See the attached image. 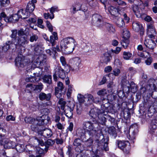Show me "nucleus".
Returning a JSON list of instances; mask_svg holds the SVG:
<instances>
[{
  "label": "nucleus",
  "mask_w": 157,
  "mask_h": 157,
  "mask_svg": "<svg viewBox=\"0 0 157 157\" xmlns=\"http://www.w3.org/2000/svg\"><path fill=\"white\" fill-rule=\"evenodd\" d=\"M109 140V138L106 137V138H105L104 136H103L102 139L101 140H96V142L97 143L98 146L99 147H103L102 144L104 145V147H106L105 151L109 150V148L108 147V142Z\"/></svg>",
  "instance_id": "4468645a"
},
{
  "label": "nucleus",
  "mask_w": 157,
  "mask_h": 157,
  "mask_svg": "<svg viewBox=\"0 0 157 157\" xmlns=\"http://www.w3.org/2000/svg\"><path fill=\"white\" fill-rule=\"evenodd\" d=\"M81 141V140L79 138L75 139L73 143L74 146L76 147L81 146L82 145Z\"/></svg>",
  "instance_id": "603ef678"
},
{
  "label": "nucleus",
  "mask_w": 157,
  "mask_h": 157,
  "mask_svg": "<svg viewBox=\"0 0 157 157\" xmlns=\"http://www.w3.org/2000/svg\"><path fill=\"white\" fill-rule=\"evenodd\" d=\"M4 147L7 149L14 148H15L16 144L13 142L8 139L5 140L4 141Z\"/></svg>",
  "instance_id": "412c9836"
},
{
  "label": "nucleus",
  "mask_w": 157,
  "mask_h": 157,
  "mask_svg": "<svg viewBox=\"0 0 157 157\" xmlns=\"http://www.w3.org/2000/svg\"><path fill=\"white\" fill-rule=\"evenodd\" d=\"M35 8V5L32 2H29L28 3L26 7V11L29 12V15L30 13L32 12Z\"/></svg>",
  "instance_id": "e433bc0d"
},
{
  "label": "nucleus",
  "mask_w": 157,
  "mask_h": 157,
  "mask_svg": "<svg viewBox=\"0 0 157 157\" xmlns=\"http://www.w3.org/2000/svg\"><path fill=\"white\" fill-rule=\"evenodd\" d=\"M13 44H14L13 43H9L8 41H7L5 43L4 46L2 47V51L4 52H6L9 49L10 45Z\"/></svg>",
  "instance_id": "79ce46f5"
},
{
  "label": "nucleus",
  "mask_w": 157,
  "mask_h": 157,
  "mask_svg": "<svg viewBox=\"0 0 157 157\" xmlns=\"http://www.w3.org/2000/svg\"><path fill=\"white\" fill-rule=\"evenodd\" d=\"M147 90H148V88H149L148 90H154L151 93V96L154 99L157 98V91L156 90H157V87L153 83L152 84H149L147 86Z\"/></svg>",
  "instance_id": "dca6fc26"
},
{
  "label": "nucleus",
  "mask_w": 157,
  "mask_h": 157,
  "mask_svg": "<svg viewBox=\"0 0 157 157\" xmlns=\"http://www.w3.org/2000/svg\"><path fill=\"white\" fill-rule=\"evenodd\" d=\"M87 97L88 98V101L90 102H99V101L97 100V98H95V99H94L93 96L90 94H88L87 95Z\"/></svg>",
  "instance_id": "3c124183"
},
{
  "label": "nucleus",
  "mask_w": 157,
  "mask_h": 157,
  "mask_svg": "<svg viewBox=\"0 0 157 157\" xmlns=\"http://www.w3.org/2000/svg\"><path fill=\"white\" fill-rule=\"evenodd\" d=\"M52 95V94L51 93L46 94L44 92H41L39 95V98L41 101H49L51 98Z\"/></svg>",
  "instance_id": "aec40b11"
},
{
  "label": "nucleus",
  "mask_w": 157,
  "mask_h": 157,
  "mask_svg": "<svg viewBox=\"0 0 157 157\" xmlns=\"http://www.w3.org/2000/svg\"><path fill=\"white\" fill-rule=\"evenodd\" d=\"M104 101H105V103L103 101V103H102L101 105V108L102 109V111H103L106 113L109 112V110L110 109V107L109 106V100L107 99H104Z\"/></svg>",
  "instance_id": "6ab92c4d"
},
{
  "label": "nucleus",
  "mask_w": 157,
  "mask_h": 157,
  "mask_svg": "<svg viewBox=\"0 0 157 157\" xmlns=\"http://www.w3.org/2000/svg\"><path fill=\"white\" fill-rule=\"evenodd\" d=\"M104 25L107 29V30L110 33H114L115 30L113 25L106 22L104 23Z\"/></svg>",
  "instance_id": "c9c22d12"
},
{
  "label": "nucleus",
  "mask_w": 157,
  "mask_h": 157,
  "mask_svg": "<svg viewBox=\"0 0 157 157\" xmlns=\"http://www.w3.org/2000/svg\"><path fill=\"white\" fill-rule=\"evenodd\" d=\"M26 87L30 88L31 91L35 92H40L43 88V85L41 83H39L38 85H33L32 83L28 84L26 86Z\"/></svg>",
  "instance_id": "ddd939ff"
},
{
  "label": "nucleus",
  "mask_w": 157,
  "mask_h": 157,
  "mask_svg": "<svg viewBox=\"0 0 157 157\" xmlns=\"http://www.w3.org/2000/svg\"><path fill=\"white\" fill-rule=\"evenodd\" d=\"M55 143V141L51 139H49L45 142L44 146L45 147L44 149L46 151L48 150V147L50 146H52Z\"/></svg>",
  "instance_id": "58836bf2"
},
{
  "label": "nucleus",
  "mask_w": 157,
  "mask_h": 157,
  "mask_svg": "<svg viewBox=\"0 0 157 157\" xmlns=\"http://www.w3.org/2000/svg\"><path fill=\"white\" fill-rule=\"evenodd\" d=\"M53 76L55 81L57 80L58 77L63 79L66 77L65 71L61 67L57 66L54 69V73Z\"/></svg>",
  "instance_id": "39448f33"
},
{
  "label": "nucleus",
  "mask_w": 157,
  "mask_h": 157,
  "mask_svg": "<svg viewBox=\"0 0 157 157\" xmlns=\"http://www.w3.org/2000/svg\"><path fill=\"white\" fill-rule=\"evenodd\" d=\"M0 5L1 6L5 7L10 3V0H0Z\"/></svg>",
  "instance_id": "6e6d98bb"
},
{
  "label": "nucleus",
  "mask_w": 157,
  "mask_h": 157,
  "mask_svg": "<svg viewBox=\"0 0 157 157\" xmlns=\"http://www.w3.org/2000/svg\"><path fill=\"white\" fill-rule=\"evenodd\" d=\"M75 39L72 37H68L63 39L60 42L62 52L66 54L72 52L75 49Z\"/></svg>",
  "instance_id": "f03ea898"
},
{
  "label": "nucleus",
  "mask_w": 157,
  "mask_h": 157,
  "mask_svg": "<svg viewBox=\"0 0 157 157\" xmlns=\"http://www.w3.org/2000/svg\"><path fill=\"white\" fill-rule=\"evenodd\" d=\"M52 50L54 53V56H56V54H57V51L58 52H60V50L59 48V46L57 45L56 46V47H54L52 46Z\"/></svg>",
  "instance_id": "052dcab7"
},
{
  "label": "nucleus",
  "mask_w": 157,
  "mask_h": 157,
  "mask_svg": "<svg viewBox=\"0 0 157 157\" xmlns=\"http://www.w3.org/2000/svg\"><path fill=\"white\" fill-rule=\"evenodd\" d=\"M82 48L85 52H91L94 49L93 44L90 43L85 44H83Z\"/></svg>",
  "instance_id": "4be33fe9"
},
{
  "label": "nucleus",
  "mask_w": 157,
  "mask_h": 157,
  "mask_svg": "<svg viewBox=\"0 0 157 157\" xmlns=\"http://www.w3.org/2000/svg\"><path fill=\"white\" fill-rule=\"evenodd\" d=\"M108 133L110 136H112L114 139L117 136L116 129L114 126L111 127L109 128Z\"/></svg>",
  "instance_id": "f704fd0d"
},
{
  "label": "nucleus",
  "mask_w": 157,
  "mask_h": 157,
  "mask_svg": "<svg viewBox=\"0 0 157 157\" xmlns=\"http://www.w3.org/2000/svg\"><path fill=\"white\" fill-rule=\"evenodd\" d=\"M144 44L147 48L153 51L156 46V44L155 41L152 40L145 39Z\"/></svg>",
  "instance_id": "f3484780"
},
{
  "label": "nucleus",
  "mask_w": 157,
  "mask_h": 157,
  "mask_svg": "<svg viewBox=\"0 0 157 157\" xmlns=\"http://www.w3.org/2000/svg\"><path fill=\"white\" fill-rule=\"evenodd\" d=\"M37 124L40 126L47 124L49 123L50 119L49 117L47 115H44L42 116L36 118Z\"/></svg>",
  "instance_id": "9b49d317"
},
{
  "label": "nucleus",
  "mask_w": 157,
  "mask_h": 157,
  "mask_svg": "<svg viewBox=\"0 0 157 157\" xmlns=\"http://www.w3.org/2000/svg\"><path fill=\"white\" fill-rule=\"evenodd\" d=\"M106 120L110 122L111 124L112 125H115L116 124V121L115 119L111 117L109 115H106Z\"/></svg>",
  "instance_id": "8fccbe9b"
},
{
  "label": "nucleus",
  "mask_w": 157,
  "mask_h": 157,
  "mask_svg": "<svg viewBox=\"0 0 157 157\" xmlns=\"http://www.w3.org/2000/svg\"><path fill=\"white\" fill-rule=\"evenodd\" d=\"M100 112L96 108L91 109L89 113V115L95 120Z\"/></svg>",
  "instance_id": "cd10ccee"
},
{
  "label": "nucleus",
  "mask_w": 157,
  "mask_h": 157,
  "mask_svg": "<svg viewBox=\"0 0 157 157\" xmlns=\"http://www.w3.org/2000/svg\"><path fill=\"white\" fill-rule=\"evenodd\" d=\"M121 83L123 87V90L127 91V88L130 86V83L129 81L125 78H124L122 79Z\"/></svg>",
  "instance_id": "4c0bfd02"
},
{
  "label": "nucleus",
  "mask_w": 157,
  "mask_h": 157,
  "mask_svg": "<svg viewBox=\"0 0 157 157\" xmlns=\"http://www.w3.org/2000/svg\"><path fill=\"white\" fill-rule=\"evenodd\" d=\"M17 34L19 36V37H21L23 36H26L28 35L29 34V32L28 30L27 31L26 29L25 31L23 29H21L18 31H17Z\"/></svg>",
  "instance_id": "ea45409f"
},
{
  "label": "nucleus",
  "mask_w": 157,
  "mask_h": 157,
  "mask_svg": "<svg viewBox=\"0 0 157 157\" xmlns=\"http://www.w3.org/2000/svg\"><path fill=\"white\" fill-rule=\"evenodd\" d=\"M151 125L152 129L153 130L156 129L157 128V120L154 119L152 120Z\"/></svg>",
  "instance_id": "e2e57ef3"
},
{
  "label": "nucleus",
  "mask_w": 157,
  "mask_h": 157,
  "mask_svg": "<svg viewBox=\"0 0 157 157\" xmlns=\"http://www.w3.org/2000/svg\"><path fill=\"white\" fill-rule=\"evenodd\" d=\"M116 144L117 145L118 147L120 149L124 151V149L128 144H129V142L128 141H117Z\"/></svg>",
  "instance_id": "b1692460"
},
{
  "label": "nucleus",
  "mask_w": 157,
  "mask_h": 157,
  "mask_svg": "<svg viewBox=\"0 0 157 157\" xmlns=\"http://www.w3.org/2000/svg\"><path fill=\"white\" fill-rule=\"evenodd\" d=\"M85 97L81 94H78L77 96L78 99L80 103H83L84 101Z\"/></svg>",
  "instance_id": "338daca9"
},
{
  "label": "nucleus",
  "mask_w": 157,
  "mask_h": 157,
  "mask_svg": "<svg viewBox=\"0 0 157 157\" xmlns=\"http://www.w3.org/2000/svg\"><path fill=\"white\" fill-rule=\"evenodd\" d=\"M82 128L83 130L88 133L90 136L93 137L95 135L100 129V127L94 119L92 122L90 121H86L83 122Z\"/></svg>",
  "instance_id": "f257e3e1"
},
{
  "label": "nucleus",
  "mask_w": 157,
  "mask_h": 157,
  "mask_svg": "<svg viewBox=\"0 0 157 157\" xmlns=\"http://www.w3.org/2000/svg\"><path fill=\"white\" fill-rule=\"evenodd\" d=\"M52 35L50 36V40L49 41L52 44V46H54L55 44V40L58 39L57 33L56 32H53L52 33Z\"/></svg>",
  "instance_id": "473e14b6"
},
{
  "label": "nucleus",
  "mask_w": 157,
  "mask_h": 157,
  "mask_svg": "<svg viewBox=\"0 0 157 157\" xmlns=\"http://www.w3.org/2000/svg\"><path fill=\"white\" fill-rule=\"evenodd\" d=\"M132 54L130 52H124L123 53V58L125 60H128L131 57Z\"/></svg>",
  "instance_id": "09e8293b"
},
{
  "label": "nucleus",
  "mask_w": 157,
  "mask_h": 157,
  "mask_svg": "<svg viewBox=\"0 0 157 157\" xmlns=\"http://www.w3.org/2000/svg\"><path fill=\"white\" fill-rule=\"evenodd\" d=\"M106 115H107L105 114L103 111H100L96 119L94 120L95 122H97L99 124L102 125L105 124L106 120Z\"/></svg>",
  "instance_id": "f8f14e48"
},
{
  "label": "nucleus",
  "mask_w": 157,
  "mask_h": 157,
  "mask_svg": "<svg viewBox=\"0 0 157 157\" xmlns=\"http://www.w3.org/2000/svg\"><path fill=\"white\" fill-rule=\"evenodd\" d=\"M15 65L18 68H23L29 63L28 60L25 58L24 56L18 55L15 59Z\"/></svg>",
  "instance_id": "0eeeda50"
},
{
  "label": "nucleus",
  "mask_w": 157,
  "mask_h": 157,
  "mask_svg": "<svg viewBox=\"0 0 157 157\" xmlns=\"http://www.w3.org/2000/svg\"><path fill=\"white\" fill-rule=\"evenodd\" d=\"M133 30L136 32H140V35L143 36L144 34V30L142 25L138 21H135L132 23Z\"/></svg>",
  "instance_id": "9d476101"
},
{
  "label": "nucleus",
  "mask_w": 157,
  "mask_h": 157,
  "mask_svg": "<svg viewBox=\"0 0 157 157\" xmlns=\"http://www.w3.org/2000/svg\"><path fill=\"white\" fill-rule=\"evenodd\" d=\"M140 17L144 18V20L147 22H149L152 20V18L150 16H146V15L144 13L142 14V17Z\"/></svg>",
  "instance_id": "0e129e2a"
},
{
  "label": "nucleus",
  "mask_w": 157,
  "mask_h": 157,
  "mask_svg": "<svg viewBox=\"0 0 157 157\" xmlns=\"http://www.w3.org/2000/svg\"><path fill=\"white\" fill-rule=\"evenodd\" d=\"M24 146L23 144H17V145L16 144V148L17 151L18 152H21L23 151L24 150Z\"/></svg>",
  "instance_id": "864d4df0"
},
{
  "label": "nucleus",
  "mask_w": 157,
  "mask_h": 157,
  "mask_svg": "<svg viewBox=\"0 0 157 157\" xmlns=\"http://www.w3.org/2000/svg\"><path fill=\"white\" fill-rule=\"evenodd\" d=\"M147 34L149 33H156L155 30L154 26L152 24H150L147 25Z\"/></svg>",
  "instance_id": "c03bdc74"
},
{
  "label": "nucleus",
  "mask_w": 157,
  "mask_h": 157,
  "mask_svg": "<svg viewBox=\"0 0 157 157\" xmlns=\"http://www.w3.org/2000/svg\"><path fill=\"white\" fill-rule=\"evenodd\" d=\"M109 12L111 15L117 18V16L120 14L119 10L113 6L110 7Z\"/></svg>",
  "instance_id": "2f4dec72"
},
{
  "label": "nucleus",
  "mask_w": 157,
  "mask_h": 157,
  "mask_svg": "<svg viewBox=\"0 0 157 157\" xmlns=\"http://www.w3.org/2000/svg\"><path fill=\"white\" fill-rule=\"evenodd\" d=\"M13 22H15L17 21L20 17H19L18 13L15 14L11 16Z\"/></svg>",
  "instance_id": "680f3d73"
},
{
  "label": "nucleus",
  "mask_w": 157,
  "mask_h": 157,
  "mask_svg": "<svg viewBox=\"0 0 157 157\" xmlns=\"http://www.w3.org/2000/svg\"><path fill=\"white\" fill-rule=\"evenodd\" d=\"M59 104L60 105L61 109L62 110H64L66 104V102L64 101L63 98H60L58 101Z\"/></svg>",
  "instance_id": "de8ad7c7"
},
{
  "label": "nucleus",
  "mask_w": 157,
  "mask_h": 157,
  "mask_svg": "<svg viewBox=\"0 0 157 157\" xmlns=\"http://www.w3.org/2000/svg\"><path fill=\"white\" fill-rule=\"evenodd\" d=\"M67 109L63 110L65 113L66 116L69 118L71 119L73 116V109L68 106H67Z\"/></svg>",
  "instance_id": "72a5a7b5"
},
{
  "label": "nucleus",
  "mask_w": 157,
  "mask_h": 157,
  "mask_svg": "<svg viewBox=\"0 0 157 157\" xmlns=\"http://www.w3.org/2000/svg\"><path fill=\"white\" fill-rule=\"evenodd\" d=\"M116 23V25L119 27H123L124 25V20L121 17H118L117 18Z\"/></svg>",
  "instance_id": "a19ab883"
},
{
  "label": "nucleus",
  "mask_w": 157,
  "mask_h": 157,
  "mask_svg": "<svg viewBox=\"0 0 157 157\" xmlns=\"http://www.w3.org/2000/svg\"><path fill=\"white\" fill-rule=\"evenodd\" d=\"M58 8L57 6H54L51 7L50 10V12L51 13V15L52 16L50 17V18L51 19H52L54 17V14L53 13L56 11Z\"/></svg>",
  "instance_id": "13d9d810"
},
{
  "label": "nucleus",
  "mask_w": 157,
  "mask_h": 157,
  "mask_svg": "<svg viewBox=\"0 0 157 157\" xmlns=\"http://www.w3.org/2000/svg\"><path fill=\"white\" fill-rule=\"evenodd\" d=\"M121 33L123 36L121 39V43L124 48H126L129 44L128 39L130 37L129 32L126 29H123Z\"/></svg>",
  "instance_id": "20e7f679"
},
{
  "label": "nucleus",
  "mask_w": 157,
  "mask_h": 157,
  "mask_svg": "<svg viewBox=\"0 0 157 157\" xmlns=\"http://www.w3.org/2000/svg\"><path fill=\"white\" fill-rule=\"evenodd\" d=\"M113 1L116 4L119 6H124V8L127 7V3L121 0H113Z\"/></svg>",
  "instance_id": "37998d69"
},
{
  "label": "nucleus",
  "mask_w": 157,
  "mask_h": 157,
  "mask_svg": "<svg viewBox=\"0 0 157 157\" xmlns=\"http://www.w3.org/2000/svg\"><path fill=\"white\" fill-rule=\"evenodd\" d=\"M17 13L19 17L23 19L28 18L30 15L29 12H27L26 10L21 9L18 11Z\"/></svg>",
  "instance_id": "a878e982"
},
{
  "label": "nucleus",
  "mask_w": 157,
  "mask_h": 157,
  "mask_svg": "<svg viewBox=\"0 0 157 157\" xmlns=\"http://www.w3.org/2000/svg\"><path fill=\"white\" fill-rule=\"evenodd\" d=\"M130 129L133 130L132 134L133 136V138H135V136L136 134L138 132V127L136 124H134L131 126Z\"/></svg>",
  "instance_id": "a18cd8bd"
},
{
  "label": "nucleus",
  "mask_w": 157,
  "mask_h": 157,
  "mask_svg": "<svg viewBox=\"0 0 157 157\" xmlns=\"http://www.w3.org/2000/svg\"><path fill=\"white\" fill-rule=\"evenodd\" d=\"M60 60L63 66L66 67H67L68 68H70V66L66 64L65 59L64 57L62 56L60 57Z\"/></svg>",
  "instance_id": "bf43d9fd"
},
{
  "label": "nucleus",
  "mask_w": 157,
  "mask_h": 157,
  "mask_svg": "<svg viewBox=\"0 0 157 157\" xmlns=\"http://www.w3.org/2000/svg\"><path fill=\"white\" fill-rule=\"evenodd\" d=\"M31 129L33 131L35 132H38L39 133L40 132V130L39 129V128L36 124H33L31 126Z\"/></svg>",
  "instance_id": "4d7b16f0"
},
{
  "label": "nucleus",
  "mask_w": 157,
  "mask_h": 157,
  "mask_svg": "<svg viewBox=\"0 0 157 157\" xmlns=\"http://www.w3.org/2000/svg\"><path fill=\"white\" fill-rule=\"evenodd\" d=\"M82 107L80 104H78L77 106L76 112L77 114L80 115L82 111Z\"/></svg>",
  "instance_id": "69168bd1"
},
{
  "label": "nucleus",
  "mask_w": 157,
  "mask_h": 157,
  "mask_svg": "<svg viewBox=\"0 0 157 157\" xmlns=\"http://www.w3.org/2000/svg\"><path fill=\"white\" fill-rule=\"evenodd\" d=\"M112 57L109 53L106 52L103 54L101 57V62L102 63L107 64L110 62Z\"/></svg>",
  "instance_id": "2eb2a0df"
},
{
  "label": "nucleus",
  "mask_w": 157,
  "mask_h": 157,
  "mask_svg": "<svg viewBox=\"0 0 157 157\" xmlns=\"http://www.w3.org/2000/svg\"><path fill=\"white\" fill-rule=\"evenodd\" d=\"M29 43V40L27 36H23L21 37H18L17 40L14 43L16 47L17 46H19L25 47L26 44Z\"/></svg>",
  "instance_id": "1a4fd4ad"
},
{
  "label": "nucleus",
  "mask_w": 157,
  "mask_h": 157,
  "mask_svg": "<svg viewBox=\"0 0 157 157\" xmlns=\"http://www.w3.org/2000/svg\"><path fill=\"white\" fill-rule=\"evenodd\" d=\"M86 132H87L83 130L80 129L79 131L78 136L80 137V139L82 142H85L87 140L88 138L86 135Z\"/></svg>",
  "instance_id": "c85d7f7f"
},
{
  "label": "nucleus",
  "mask_w": 157,
  "mask_h": 157,
  "mask_svg": "<svg viewBox=\"0 0 157 157\" xmlns=\"http://www.w3.org/2000/svg\"><path fill=\"white\" fill-rule=\"evenodd\" d=\"M64 88V87L63 83L59 82L57 83V86L55 88V90L62 91Z\"/></svg>",
  "instance_id": "5fc2aeb1"
},
{
  "label": "nucleus",
  "mask_w": 157,
  "mask_h": 157,
  "mask_svg": "<svg viewBox=\"0 0 157 157\" xmlns=\"http://www.w3.org/2000/svg\"><path fill=\"white\" fill-rule=\"evenodd\" d=\"M43 82L49 85H51L52 83V76L50 75H44L42 78Z\"/></svg>",
  "instance_id": "c756f323"
},
{
  "label": "nucleus",
  "mask_w": 157,
  "mask_h": 157,
  "mask_svg": "<svg viewBox=\"0 0 157 157\" xmlns=\"http://www.w3.org/2000/svg\"><path fill=\"white\" fill-rule=\"evenodd\" d=\"M42 58H43L44 59H45L46 58V56L44 55H40L37 58L38 59V60L39 59V61L38 60V61H36V63L39 65L40 64L41 65V64H43L44 62H45L44 59H42Z\"/></svg>",
  "instance_id": "49530a36"
},
{
  "label": "nucleus",
  "mask_w": 157,
  "mask_h": 157,
  "mask_svg": "<svg viewBox=\"0 0 157 157\" xmlns=\"http://www.w3.org/2000/svg\"><path fill=\"white\" fill-rule=\"evenodd\" d=\"M131 8L133 12L137 17H142V14L140 12L138 5L134 4L132 6Z\"/></svg>",
  "instance_id": "7c9ffc66"
},
{
  "label": "nucleus",
  "mask_w": 157,
  "mask_h": 157,
  "mask_svg": "<svg viewBox=\"0 0 157 157\" xmlns=\"http://www.w3.org/2000/svg\"><path fill=\"white\" fill-rule=\"evenodd\" d=\"M44 49V47L42 44H39L36 45L34 49L35 54L37 56L40 55Z\"/></svg>",
  "instance_id": "393cba45"
},
{
  "label": "nucleus",
  "mask_w": 157,
  "mask_h": 157,
  "mask_svg": "<svg viewBox=\"0 0 157 157\" xmlns=\"http://www.w3.org/2000/svg\"><path fill=\"white\" fill-rule=\"evenodd\" d=\"M71 65L70 66L69 71H78L81 67V60L78 57H75L72 58L70 60Z\"/></svg>",
  "instance_id": "423d86ee"
},
{
  "label": "nucleus",
  "mask_w": 157,
  "mask_h": 157,
  "mask_svg": "<svg viewBox=\"0 0 157 157\" xmlns=\"http://www.w3.org/2000/svg\"><path fill=\"white\" fill-rule=\"evenodd\" d=\"M42 69L41 67H36L35 68V72L33 73L34 76L27 78L25 81L27 82H38L40 79V76L42 74Z\"/></svg>",
  "instance_id": "7ed1b4c3"
},
{
  "label": "nucleus",
  "mask_w": 157,
  "mask_h": 157,
  "mask_svg": "<svg viewBox=\"0 0 157 157\" xmlns=\"http://www.w3.org/2000/svg\"><path fill=\"white\" fill-rule=\"evenodd\" d=\"M39 134L45 138H49L52 135V132L51 129L45 128L40 130Z\"/></svg>",
  "instance_id": "a211bd4d"
},
{
  "label": "nucleus",
  "mask_w": 157,
  "mask_h": 157,
  "mask_svg": "<svg viewBox=\"0 0 157 157\" xmlns=\"http://www.w3.org/2000/svg\"><path fill=\"white\" fill-rule=\"evenodd\" d=\"M85 142H86L85 144L86 145L90 147L92 145L93 140L90 137L88 139H87V140Z\"/></svg>",
  "instance_id": "774afa93"
},
{
  "label": "nucleus",
  "mask_w": 157,
  "mask_h": 157,
  "mask_svg": "<svg viewBox=\"0 0 157 157\" xmlns=\"http://www.w3.org/2000/svg\"><path fill=\"white\" fill-rule=\"evenodd\" d=\"M11 33L10 35V37L11 38V40H8V42L11 43H14L17 40L18 36H17V30L16 29L11 30Z\"/></svg>",
  "instance_id": "5701e85b"
},
{
  "label": "nucleus",
  "mask_w": 157,
  "mask_h": 157,
  "mask_svg": "<svg viewBox=\"0 0 157 157\" xmlns=\"http://www.w3.org/2000/svg\"><path fill=\"white\" fill-rule=\"evenodd\" d=\"M127 93L131 91L133 93H135L137 90V86L133 82H131L130 83L129 87L127 88Z\"/></svg>",
  "instance_id": "bb28decb"
},
{
  "label": "nucleus",
  "mask_w": 157,
  "mask_h": 157,
  "mask_svg": "<svg viewBox=\"0 0 157 157\" xmlns=\"http://www.w3.org/2000/svg\"><path fill=\"white\" fill-rule=\"evenodd\" d=\"M92 22L97 26L102 27L104 25L103 18L101 16L98 14H95L93 15L92 17Z\"/></svg>",
  "instance_id": "6e6552de"
}]
</instances>
